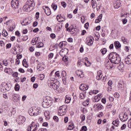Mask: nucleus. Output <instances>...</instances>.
<instances>
[{
	"instance_id": "nucleus-1",
	"label": "nucleus",
	"mask_w": 131,
	"mask_h": 131,
	"mask_svg": "<svg viewBox=\"0 0 131 131\" xmlns=\"http://www.w3.org/2000/svg\"><path fill=\"white\" fill-rule=\"evenodd\" d=\"M108 59L111 61V63L113 64H119L121 58L119 56V55L115 52H112L108 55Z\"/></svg>"
},
{
	"instance_id": "nucleus-2",
	"label": "nucleus",
	"mask_w": 131,
	"mask_h": 131,
	"mask_svg": "<svg viewBox=\"0 0 131 131\" xmlns=\"http://www.w3.org/2000/svg\"><path fill=\"white\" fill-rule=\"evenodd\" d=\"M34 7H35V3L33 0H28L23 7V10L25 12H29L33 10Z\"/></svg>"
},
{
	"instance_id": "nucleus-3",
	"label": "nucleus",
	"mask_w": 131,
	"mask_h": 131,
	"mask_svg": "<svg viewBox=\"0 0 131 131\" xmlns=\"http://www.w3.org/2000/svg\"><path fill=\"white\" fill-rule=\"evenodd\" d=\"M48 84L50 89H53V90H57L60 86L59 82H55V79H49L48 81Z\"/></svg>"
},
{
	"instance_id": "nucleus-4",
	"label": "nucleus",
	"mask_w": 131,
	"mask_h": 131,
	"mask_svg": "<svg viewBox=\"0 0 131 131\" xmlns=\"http://www.w3.org/2000/svg\"><path fill=\"white\" fill-rule=\"evenodd\" d=\"M52 97L50 96L45 97L42 104V107H43V108H48L49 106H51L52 105Z\"/></svg>"
},
{
	"instance_id": "nucleus-5",
	"label": "nucleus",
	"mask_w": 131,
	"mask_h": 131,
	"mask_svg": "<svg viewBox=\"0 0 131 131\" xmlns=\"http://www.w3.org/2000/svg\"><path fill=\"white\" fill-rule=\"evenodd\" d=\"M29 114L31 116H36L39 114V109L36 107H31L29 110Z\"/></svg>"
},
{
	"instance_id": "nucleus-6",
	"label": "nucleus",
	"mask_w": 131,
	"mask_h": 131,
	"mask_svg": "<svg viewBox=\"0 0 131 131\" xmlns=\"http://www.w3.org/2000/svg\"><path fill=\"white\" fill-rule=\"evenodd\" d=\"M66 109H67V106L66 105H63L59 107L58 114L59 116H63L66 114Z\"/></svg>"
},
{
	"instance_id": "nucleus-7",
	"label": "nucleus",
	"mask_w": 131,
	"mask_h": 131,
	"mask_svg": "<svg viewBox=\"0 0 131 131\" xmlns=\"http://www.w3.org/2000/svg\"><path fill=\"white\" fill-rule=\"evenodd\" d=\"M19 0H12L11 1V7L13 10H18L19 9Z\"/></svg>"
},
{
	"instance_id": "nucleus-8",
	"label": "nucleus",
	"mask_w": 131,
	"mask_h": 131,
	"mask_svg": "<svg viewBox=\"0 0 131 131\" xmlns=\"http://www.w3.org/2000/svg\"><path fill=\"white\" fill-rule=\"evenodd\" d=\"M2 88H1V90H2L1 91L2 92H3V93H6V91L10 90V88H9V85L6 82L2 83Z\"/></svg>"
},
{
	"instance_id": "nucleus-9",
	"label": "nucleus",
	"mask_w": 131,
	"mask_h": 131,
	"mask_svg": "<svg viewBox=\"0 0 131 131\" xmlns=\"http://www.w3.org/2000/svg\"><path fill=\"white\" fill-rule=\"evenodd\" d=\"M26 120V119L25 118V117L22 116H18L16 119V121L19 124H23V123L25 122Z\"/></svg>"
},
{
	"instance_id": "nucleus-10",
	"label": "nucleus",
	"mask_w": 131,
	"mask_h": 131,
	"mask_svg": "<svg viewBox=\"0 0 131 131\" xmlns=\"http://www.w3.org/2000/svg\"><path fill=\"white\" fill-rule=\"evenodd\" d=\"M120 120L121 121H126L127 119H128V115L127 114L124 113V114H121L119 116Z\"/></svg>"
},
{
	"instance_id": "nucleus-11",
	"label": "nucleus",
	"mask_w": 131,
	"mask_h": 131,
	"mask_svg": "<svg viewBox=\"0 0 131 131\" xmlns=\"http://www.w3.org/2000/svg\"><path fill=\"white\" fill-rule=\"evenodd\" d=\"M91 5L92 6L93 9H96L97 8V9L98 10V8L99 10H100V8H101V5L100 3L97 4V2H96V1L95 0H92Z\"/></svg>"
},
{
	"instance_id": "nucleus-12",
	"label": "nucleus",
	"mask_w": 131,
	"mask_h": 131,
	"mask_svg": "<svg viewBox=\"0 0 131 131\" xmlns=\"http://www.w3.org/2000/svg\"><path fill=\"white\" fill-rule=\"evenodd\" d=\"M121 5V3L120 1L117 0V1H115L114 3V7L115 9H118L120 8V6Z\"/></svg>"
},
{
	"instance_id": "nucleus-13",
	"label": "nucleus",
	"mask_w": 131,
	"mask_h": 131,
	"mask_svg": "<svg viewBox=\"0 0 131 131\" xmlns=\"http://www.w3.org/2000/svg\"><path fill=\"white\" fill-rule=\"evenodd\" d=\"M94 38L93 37H88L86 38V43L88 46H92L94 43V41L93 40Z\"/></svg>"
},
{
	"instance_id": "nucleus-14",
	"label": "nucleus",
	"mask_w": 131,
	"mask_h": 131,
	"mask_svg": "<svg viewBox=\"0 0 131 131\" xmlns=\"http://www.w3.org/2000/svg\"><path fill=\"white\" fill-rule=\"evenodd\" d=\"M125 63L127 65L131 64V54L128 55L125 59Z\"/></svg>"
},
{
	"instance_id": "nucleus-15",
	"label": "nucleus",
	"mask_w": 131,
	"mask_h": 131,
	"mask_svg": "<svg viewBox=\"0 0 131 131\" xmlns=\"http://www.w3.org/2000/svg\"><path fill=\"white\" fill-rule=\"evenodd\" d=\"M79 89L81 91H87V90H89V85L82 84L80 85Z\"/></svg>"
},
{
	"instance_id": "nucleus-16",
	"label": "nucleus",
	"mask_w": 131,
	"mask_h": 131,
	"mask_svg": "<svg viewBox=\"0 0 131 131\" xmlns=\"http://www.w3.org/2000/svg\"><path fill=\"white\" fill-rule=\"evenodd\" d=\"M112 62L111 61H110L109 60H107L105 62V67L107 69H111L112 68Z\"/></svg>"
},
{
	"instance_id": "nucleus-17",
	"label": "nucleus",
	"mask_w": 131,
	"mask_h": 131,
	"mask_svg": "<svg viewBox=\"0 0 131 131\" xmlns=\"http://www.w3.org/2000/svg\"><path fill=\"white\" fill-rule=\"evenodd\" d=\"M124 85H125V82L123 80H121L118 83V88L119 89H122V88H124Z\"/></svg>"
},
{
	"instance_id": "nucleus-18",
	"label": "nucleus",
	"mask_w": 131,
	"mask_h": 131,
	"mask_svg": "<svg viewBox=\"0 0 131 131\" xmlns=\"http://www.w3.org/2000/svg\"><path fill=\"white\" fill-rule=\"evenodd\" d=\"M56 19L58 22H63V21L65 20V16H61V14L57 15Z\"/></svg>"
},
{
	"instance_id": "nucleus-19",
	"label": "nucleus",
	"mask_w": 131,
	"mask_h": 131,
	"mask_svg": "<svg viewBox=\"0 0 131 131\" xmlns=\"http://www.w3.org/2000/svg\"><path fill=\"white\" fill-rule=\"evenodd\" d=\"M32 126V129L33 131H36L38 129V126H37V124H35L34 122H32L31 124Z\"/></svg>"
},
{
	"instance_id": "nucleus-20",
	"label": "nucleus",
	"mask_w": 131,
	"mask_h": 131,
	"mask_svg": "<svg viewBox=\"0 0 131 131\" xmlns=\"http://www.w3.org/2000/svg\"><path fill=\"white\" fill-rule=\"evenodd\" d=\"M103 77V74H102V71H98L97 72V75L96 76V79L100 80Z\"/></svg>"
},
{
	"instance_id": "nucleus-21",
	"label": "nucleus",
	"mask_w": 131,
	"mask_h": 131,
	"mask_svg": "<svg viewBox=\"0 0 131 131\" xmlns=\"http://www.w3.org/2000/svg\"><path fill=\"white\" fill-rule=\"evenodd\" d=\"M60 56H61V57H64L65 56H66V55L67 54V49H61L59 53Z\"/></svg>"
},
{
	"instance_id": "nucleus-22",
	"label": "nucleus",
	"mask_w": 131,
	"mask_h": 131,
	"mask_svg": "<svg viewBox=\"0 0 131 131\" xmlns=\"http://www.w3.org/2000/svg\"><path fill=\"white\" fill-rule=\"evenodd\" d=\"M12 100L14 102H18L19 101V97L18 94H14L12 95Z\"/></svg>"
},
{
	"instance_id": "nucleus-23",
	"label": "nucleus",
	"mask_w": 131,
	"mask_h": 131,
	"mask_svg": "<svg viewBox=\"0 0 131 131\" xmlns=\"http://www.w3.org/2000/svg\"><path fill=\"white\" fill-rule=\"evenodd\" d=\"M76 73L78 76H80L81 78H82L84 76L83 75V73L81 71L78 70L76 72Z\"/></svg>"
},
{
	"instance_id": "nucleus-24",
	"label": "nucleus",
	"mask_w": 131,
	"mask_h": 131,
	"mask_svg": "<svg viewBox=\"0 0 131 131\" xmlns=\"http://www.w3.org/2000/svg\"><path fill=\"white\" fill-rule=\"evenodd\" d=\"M95 107H96L97 110H101L103 109V108H104V106H103V105H102L101 104H97L96 105H94L93 108H95Z\"/></svg>"
},
{
	"instance_id": "nucleus-25",
	"label": "nucleus",
	"mask_w": 131,
	"mask_h": 131,
	"mask_svg": "<svg viewBox=\"0 0 131 131\" xmlns=\"http://www.w3.org/2000/svg\"><path fill=\"white\" fill-rule=\"evenodd\" d=\"M103 17V14H100L98 17L97 19L95 20V23H100L102 21V18Z\"/></svg>"
},
{
	"instance_id": "nucleus-26",
	"label": "nucleus",
	"mask_w": 131,
	"mask_h": 131,
	"mask_svg": "<svg viewBox=\"0 0 131 131\" xmlns=\"http://www.w3.org/2000/svg\"><path fill=\"white\" fill-rule=\"evenodd\" d=\"M45 12L47 15V16H50L51 15V9H50V8L48 7H46V9H45Z\"/></svg>"
},
{
	"instance_id": "nucleus-27",
	"label": "nucleus",
	"mask_w": 131,
	"mask_h": 131,
	"mask_svg": "<svg viewBox=\"0 0 131 131\" xmlns=\"http://www.w3.org/2000/svg\"><path fill=\"white\" fill-rule=\"evenodd\" d=\"M114 46L116 48V49H119V48L121 47V44L119 42V41H116L114 42Z\"/></svg>"
},
{
	"instance_id": "nucleus-28",
	"label": "nucleus",
	"mask_w": 131,
	"mask_h": 131,
	"mask_svg": "<svg viewBox=\"0 0 131 131\" xmlns=\"http://www.w3.org/2000/svg\"><path fill=\"white\" fill-rule=\"evenodd\" d=\"M38 38L39 37H36V38H33V39L31 41V43L32 45H33V46H35V45H36V42L37 41V40H38Z\"/></svg>"
},
{
	"instance_id": "nucleus-29",
	"label": "nucleus",
	"mask_w": 131,
	"mask_h": 131,
	"mask_svg": "<svg viewBox=\"0 0 131 131\" xmlns=\"http://www.w3.org/2000/svg\"><path fill=\"white\" fill-rule=\"evenodd\" d=\"M61 76L62 77V79H65L67 76V73H66V71H62L61 72Z\"/></svg>"
},
{
	"instance_id": "nucleus-30",
	"label": "nucleus",
	"mask_w": 131,
	"mask_h": 131,
	"mask_svg": "<svg viewBox=\"0 0 131 131\" xmlns=\"http://www.w3.org/2000/svg\"><path fill=\"white\" fill-rule=\"evenodd\" d=\"M44 115L47 119H49L50 118V112L49 111H46L44 112Z\"/></svg>"
},
{
	"instance_id": "nucleus-31",
	"label": "nucleus",
	"mask_w": 131,
	"mask_h": 131,
	"mask_svg": "<svg viewBox=\"0 0 131 131\" xmlns=\"http://www.w3.org/2000/svg\"><path fill=\"white\" fill-rule=\"evenodd\" d=\"M71 101V98L69 97L68 96H66L65 103H66V104H69Z\"/></svg>"
},
{
	"instance_id": "nucleus-32",
	"label": "nucleus",
	"mask_w": 131,
	"mask_h": 131,
	"mask_svg": "<svg viewBox=\"0 0 131 131\" xmlns=\"http://www.w3.org/2000/svg\"><path fill=\"white\" fill-rule=\"evenodd\" d=\"M73 128H74V124H73V123H69L68 129H70V130H71L72 129H73Z\"/></svg>"
},
{
	"instance_id": "nucleus-33",
	"label": "nucleus",
	"mask_w": 131,
	"mask_h": 131,
	"mask_svg": "<svg viewBox=\"0 0 131 131\" xmlns=\"http://www.w3.org/2000/svg\"><path fill=\"white\" fill-rule=\"evenodd\" d=\"M113 125H115V126H118L119 125V120L116 119V120L114 121L113 122Z\"/></svg>"
},
{
	"instance_id": "nucleus-34",
	"label": "nucleus",
	"mask_w": 131,
	"mask_h": 131,
	"mask_svg": "<svg viewBox=\"0 0 131 131\" xmlns=\"http://www.w3.org/2000/svg\"><path fill=\"white\" fill-rule=\"evenodd\" d=\"M23 65L24 67L26 68H27L28 67V63H27V61H26V59H24L23 61Z\"/></svg>"
},
{
	"instance_id": "nucleus-35",
	"label": "nucleus",
	"mask_w": 131,
	"mask_h": 131,
	"mask_svg": "<svg viewBox=\"0 0 131 131\" xmlns=\"http://www.w3.org/2000/svg\"><path fill=\"white\" fill-rule=\"evenodd\" d=\"M84 60L85 61H86L84 63L85 66H91V62L89 61H88V58L86 57L84 58Z\"/></svg>"
},
{
	"instance_id": "nucleus-36",
	"label": "nucleus",
	"mask_w": 131,
	"mask_h": 131,
	"mask_svg": "<svg viewBox=\"0 0 131 131\" xmlns=\"http://www.w3.org/2000/svg\"><path fill=\"white\" fill-rule=\"evenodd\" d=\"M69 32H70L71 34H75L76 31H75V29L74 28H72L69 30Z\"/></svg>"
},
{
	"instance_id": "nucleus-37",
	"label": "nucleus",
	"mask_w": 131,
	"mask_h": 131,
	"mask_svg": "<svg viewBox=\"0 0 131 131\" xmlns=\"http://www.w3.org/2000/svg\"><path fill=\"white\" fill-rule=\"evenodd\" d=\"M90 104V98H88L85 101L83 102V104L84 106H89V104Z\"/></svg>"
},
{
	"instance_id": "nucleus-38",
	"label": "nucleus",
	"mask_w": 131,
	"mask_h": 131,
	"mask_svg": "<svg viewBox=\"0 0 131 131\" xmlns=\"http://www.w3.org/2000/svg\"><path fill=\"white\" fill-rule=\"evenodd\" d=\"M14 90L16 92H18L20 90V85H19V84L16 83L14 87Z\"/></svg>"
},
{
	"instance_id": "nucleus-39",
	"label": "nucleus",
	"mask_w": 131,
	"mask_h": 131,
	"mask_svg": "<svg viewBox=\"0 0 131 131\" xmlns=\"http://www.w3.org/2000/svg\"><path fill=\"white\" fill-rule=\"evenodd\" d=\"M55 76L56 78H59L60 77V72L59 71H56L55 73Z\"/></svg>"
},
{
	"instance_id": "nucleus-40",
	"label": "nucleus",
	"mask_w": 131,
	"mask_h": 131,
	"mask_svg": "<svg viewBox=\"0 0 131 131\" xmlns=\"http://www.w3.org/2000/svg\"><path fill=\"white\" fill-rule=\"evenodd\" d=\"M51 7L54 11H56V10H57V8H58V6L57 5V4L54 3L52 4Z\"/></svg>"
},
{
	"instance_id": "nucleus-41",
	"label": "nucleus",
	"mask_w": 131,
	"mask_h": 131,
	"mask_svg": "<svg viewBox=\"0 0 131 131\" xmlns=\"http://www.w3.org/2000/svg\"><path fill=\"white\" fill-rule=\"evenodd\" d=\"M100 52L102 55H105V54H106L107 52V49L106 48H103V49L100 50Z\"/></svg>"
},
{
	"instance_id": "nucleus-42",
	"label": "nucleus",
	"mask_w": 131,
	"mask_h": 131,
	"mask_svg": "<svg viewBox=\"0 0 131 131\" xmlns=\"http://www.w3.org/2000/svg\"><path fill=\"white\" fill-rule=\"evenodd\" d=\"M121 40L122 42H123V43H124L125 45H126V43H127V41H126V38H125V37H122Z\"/></svg>"
},
{
	"instance_id": "nucleus-43",
	"label": "nucleus",
	"mask_w": 131,
	"mask_h": 131,
	"mask_svg": "<svg viewBox=\"0 0 131 131\" xmlns=\"http://www.w3.org/2000/svg\"><path fill=\"white\" fill-rule=\"evenodd\" d=\"M113 105V103H112V102H109L107 104L106 108H107V109H109L112 107Z\"/></svg>"
},
{
	"instance_id": "nucleus-44",
	"label": "nucleus",
	"mask_w": 131,
	"mask_h": 131,
	"mask_svg": "<svg viewBox=\"0 0 131 131\" xmlns=\"http://www.w3.org/2000/svg\"><path fill=\"white\" fill-rule=\"evenodd\" d=\"M2 35L5 37L8 36V32L7 31H3L2 32Z\"/></svg>"
},
{
	"instance_id": "nucleus-45",
	"label": "nucleus",
	"mask_w": 131,
	"mask_h": 131,
	"mask_svg": "<svg viewBox=\"0 0 131 131\" xmlns=\"http://www.w3.org/2000/svg\"><path fill=\"white\" fill-rule=\"evenodd\" d=\"M43 47V43L40 42L38 43V46L37 47V48H42Z\"/></svg>"
},
{
	"instance_id": "nucleus-46",
	"label": "nucleus",
	"mask_w": 131,
	"mask_h": 131,
	"mask_svg": "<svg viewBox=\"0 0 131 131\" xmlns=\"http://www.w3.org/2000/svg\"><path fill=\"white\" fill-rule=\"evenodd\" d=\"M62 57V61H64V62H67V61H68V57H66V56Z\"/></svg>"
},
{
	"instance_id": "nucleus-47",
	"label": "nucleus",
	"mask_w": 131,
	"mask_h": 131,
	"mask_svg": "<svg viewBox=\"0 0 131 131\" xmlns=\"http://www.w3.org/2000/svg\"><path fill=\"white\" fill-rule=\"evenodd\" d=\"M79 98L80 99H84L85 98L84 94L80 93L79 95Z\"/></svg>"
},
{
	"instance_id": "nucleus-48",
	"label": "nucleus",
	"mask_w": 131,
	"mask_h": 131,
	"mask_svg": "<svg viewBox=\"0 0 131 131\" xmlns=\"http://www.w3.org/2000/svg\"><path fill=\"white\" fill-rule=\"evenodd\" d=\"M39 77H40L41 80H43V79H44V78H45V74H40Z\"/></svg>"
},
{
	"instance_id": "nucleus-49",
	"label": "nucleus",
	"mask_w": 131,
	"mask_h": 131,
	"mask_svg": "<svg viewBox=\"0 0 131 131\" xmlns=\"http://www.w3.org/2000/svg\"><path fill=\"white\" fill-rule=\"evenodd\" d=\"M125 128H126V124H124L122 125V126L121 127V129L122 130H123V129H125Z\"/></svg>"
},
{
	"instance_id": "nucleus-50",
	"label": "nucleus",
	"mask_w": 131,
	"mask_h": 131,
	"mask_svg": "<svg viewBox=\"0 0 131 131\" xmlns=\"http://www.w3.org/2000/svg\"><path fill=\"white\" fill-rule=\"evenodd\" d=\"M61 6H62L63 8H66V7L67 6V4H66L65 2H61Z\"/></svg>"
},
{
	"instance_id": "nucleus-51",
	"label": "nucleus",
	"mask_w": 131,
	"mask_h": 131,
	"mask_svg": "<svg viewBox=\"0 0 131 131\" xmlns=\"http://www.w3.org/2000/svg\"><path fill=\"white\" fill-rule=\"evenodd\" d=\"M129 15V14L125 13L124 14H121V17H124L125 18H126Z\"/></svg>"
},
{
	"instance_id": "nucleus-52",
	"label": "nucleus",
	"mask_w": 131,
	"mask_h": 131,
	"mask_svg": "<svg viewBox=\"0 0 131 131\" xmlns=\"http://www.w3.org/2000/svg\"><path fill=\"white\" fill-rule=\"evenodd\" d=\"M89 26H90V24L89 23H86L85 24L84 27L86 28V29H88Z\"/></svg>"
},
{
	"instance_id": "nucleus-53",
	"label": "nucleus",
	"mask_w": 131,
	"mask_h": 131,
	"mask_svg": "<svg viewBox=\"0 0 131 131\" xmlns=\"http://www.w3.org/2000/svg\"><path fill=\"white\" fill-rule=\"evenodd\" d=\"M128 127L131 128V119H130L128 121Z\"/></svg>"
},
{
	"instance_id": "nucleus-54",
	"label": "nucleus",
	"mask_w": 131,
	"mask_h": 131,
	"mask_svg": "<svg viewBox=\"0 0 131 131\" xmlns=\"http://www.w3.org/2000/svg\"><path fill=\"white\" fill-rule=\"evenodd\" d=\"M88 130L86 126H83L82 127L81 131H86Z\"/></svg>"
},
{
	"instance_id": "nucleus-55",
	"label": "nucleus",
	"mask_w": 131,
	"mask_h": 131,
	"mask_svg": "<svg viewBox=\"0 0 131 131\" xmlns=\"http://www.w3.org/2000/svg\"><path fill=\"white\" fill-rule=\"evenodd\" d=\"M53 119H54V120H55V121H56V122H57L59 120V118H58V117L55 116L53 117Z\"/></svg>"
},
{
	"instance_id": "nucleus-56",
	"label": "nucleus",
	"mask_w": 131,
	"mask_h": 131,
	"mask_svg": "<svg viewBox=\"0 0 131 131\" xmlns=\"http://www.w3.org/2000/svg\"><path fill=\"white\" fill-rule=\"evenodd\" d=\"M80 118L82 119V121H84V120L85 119V117L83 115H81L80 116Z\"/></svg>"
},
{
	"instance_id": "nucleus-57",
	"label": "nucleus",
	"mask_w": 131,
	"mask_h": 131,
	"mask_svg": "<svg viewBox=\"0 0 131 131\" xmlns=\"http://www.w3.org/2000/svg\"><path fill=\"white\" fill-rule=\"evenodd\" d=\"M3 64L5 66H8V61L7 60H4Z\"/></svg>"
},
{
	"instance_id": "nucleus-58",
	"label": "nucleus",
	"mask_w": 131,
	"mask_h": 131,
	"mask_svg": "<svg viewBox=\"0 0 131 131\" xmlns=\"http://www.w3.org/2000/svg\"><path fill=\"white\" fill-rule=\"evenodd\" d=\"M69 26V24L68 23H67L66 24V28L67 31H69V30L70 29V28H68Z\"/></svg>"
},
{
	"instance_id": "nucleus-59",
	"label": "nucleus",
	"mask_w": 131,
	"mask_h": 131,
	"mask_svg": "<svg viewBox=\"0 0 131 131\" xmlns=\"http://www.w3.org/2000/svg\"><path fill=\"white\" fill-rule=\"evenodd\" d=\"M32 129V127L31 126V124L30 126H29V127L27 128V130L28 131H31V130Z\"/></svg>"
},
{
	"instance_id": "nucleus-60",
	"label": "nucleus",
	"mask_w": 131,
	"mask_h": 131,
	"mask_svg": "<svg viewBox=\"0 0 131 131\" xmlns=\"http://www.w3.org/2000/svg\"><path fill=\"white\" fill-rule=\"evenodd\" d=\"M115 98H119V94L118 93H115L114 94Z\"/></svg>"
},
{
	"instance_id": "nucleus-61",
	"label": "nucleus",
	"mask_w": 131,
	"mask_h": 131,
	"mask_svg": "<svg viewBox=\"0 0 131 131\" xmlns=\"http://www.w3.org/2000/svg\"><path fill=\"white\" fill-rule=\"evenodd\" d=\"M50 36L51 38H56V35L54 33L51 34Z\"/></svg>"
},
{
	"instance_id": "nucleus-62",
	"label": "nucleus",
	"mask_w": 131,
	"mask_h": 131,
	"mask_svg": "<svg viewBox=\"0 0 131 131\" xmlns=\"http://www.w3.org/2000/svg\"><path fill=\"white\" fill-rule=\"evenodd\" d=\"M12 47V44L11 43H8L6 45V48L7 49H10Z\"/></svg>"
},
{
	"instance_id": "nucleus-63",
	"label": "nucleus",
	"mask_w": 131,
	"mask_h": 131,
	"mask_svg": "<svg viewBox=\"0 0 131 131\" xmlns=\"http://www.w3.org/2000/svg\"><path fill=\"white\" fill-rule=\"evenodd\" d=\"M29 51H30V52H33V51H34V47H30Z\"/></svg>"
},
{
	"instance_id": "nucleus-64",
	"label": "nucleus",
	"mask_w": 131,
	"mask_h": 131,
	"mask_svg": "<svg viewBox=\"0 0 131 131\" xmlns=\"http://www.w3.org/2000/svg\"><path fill=\"white\" fill-rule=\"evenodd\" d=\"M15 35H17V36H20V32H19L18 31H16L15 32Z\"/></svg>"
}]
</instances>
